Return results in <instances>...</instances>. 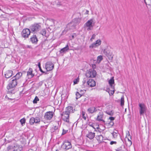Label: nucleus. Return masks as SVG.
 <instances>
[{
  "instance_id": "nucleus-1",
  "label": "nucleus",
  "mask_w": 151,
  "mask_h": 151,
  "mask_svg": "<svg viewBox=\"0 0 151 151\" xmlns=\"http://www.w3.org/2000/svg\"><path fill=\"white\" fill-rule=\"evenodd\" d=\"M30 29L34 33H37L41 28L40 23H35L30 27Z\"/></svg>"
},
{
  "instance_id": "nucleus-2",
  "label": "nucleus",
  "mask_w": 151,
  "mask_h": 151,
  "mask_svg": "<svg viewBox=\"0 0 151 151\" xmlns=\"http://www.w3.org/2000/svg\"><path fill=\"white\" fill-rule=\"evenodd\" d=\"M81 21V19L80 18L75 19L73 21L74 24H73V22L68 24L67 25V28H68L69 29H73L75 28L76 25L80 23Z\"/></svg>"
},
{
  "instance_id": "nucleus-3",
  "label": "nucleus",
  "mask_w": 151,
  "mask_h": 151,
  "mask_svg": "<svg viewBox=\"0 0 151 151\" xmlns=\"http://www.w3.org/2000/svg\"><path fill=\"white\" fill-rule=\"evenodd\" d=\"M97 73L96 70L93 69H90L88 70L86 74V75L87 77L93 78L95 77Z\"/></svg>"
},
{
  "instance_id": "nucleus-4",
  "label": "nucleus",
  "mask_w": 151,
  "mask_h": 151,
  "mask_svg": "<svg viewBox=\"0 0 151 151\" xmlns=\"http://www.w3.org/2000/svg\"><path fill=\"white\" fill-rule=\"evenodd\" d=\"M31 31L30 29L28 28L24 29L21 33L22 36L23 37L27 38L30 35Z\"/></svg>"
},
{
  "instance_id": "nucleus-5",
  "label": "nucleus",
  "mask_w": 151,
  "mask_h": 151,
  "mask_svg": "<svg viewBox=\"0 0 151 151\" xmlns=\"http://www.w3.org/2000/svg\"><path fill=\"white\" fill-rule=\"evenodd\" d=\"M45 67L47 71H50L54 68V65L52 62L48 61L46 63Z\"/></svg>"
},
{
  "instance_id": "nucleus-6",
  "label": "nucleus",
  "mask_w": 151,
  "mask_h": 151,
  "mask_svg": "<svg viewBox=\"0 0 151 151\" xmlns=\"http://www.w3.org/2000/svg\"><path fill=\"white\" fill-rule=\"evenodd\" d=\"M139 114L140 115H142L146 112L147 107L145 104L143 103H139Z\"/></svg>"
},
{
  "instance_id": "nucleus-7",
  "label": "nucleus",
  "mask_w": 151,
  "mask_h": 151,
  "mask_svg": "<svg viewBox=\"0 0 151 151\" xmlns=\"http://www.w3.org/2000/svg\"><path fill=\"white\" fill-rule=\"evenodd\" d=\"M53 114L54 113L52 111L47 112L45 114L44 118L46 120H50L53 116Z\"/></svg>"
},
{
  "instance_id": "nucleus-8",
  "label": "nucleus",
  "mask_w": 151,
  "mask_h": 151,
  "mask_svg": "<svg viewBox=\"0 0 151 151\" xmlns=\"http://www.w3.org/2000/svg\"><path fill=\"white\" fill-rule=\"evenodd\" d=\"M61 115L63 120L67 122H69V114H68V112L64 111L62 114H61Z\"/></svg>"
},
{
  "instance_id": "nucleus-9",
  "label": "nucleus",
  "mask_w": 151,
  "mask_h": 151,
  "mask_svg": "<svg viewBox=\"0 0 151 151\" xmlns=\"http://www.w3.org/2000/svg\"><path fill=\"white\" fill-rule=\"evenodd\" d=\"M93 22V20L92 19H91L88 20L85 24V27H87V30L89 31L91 30L92 29L93 26L92 25V24Z\"/></svg>"
},
{
  "instance_id": "nucleus-10",
  "label": "nucleus",
  "mask_w": 151,
  "mask_h": 151,
  "mask_svg": "<svg viewBox=\"0 0 151 151\" xmlns=\"http://www.w3.org/2000/svg\"><path fill=\"white\" fill-rule=\"evenodd\" d=\"M101 41L100 40H97L95 42L89 46V48H96L101 45Z\"/></svg>"
},
{
  "instance_id": "nucleus-11",
  "label": "nucleus",
  "mask_w": 151,
  "mask_h": 151,
  "mask_svg": "<svg viewBox=\"0 0 151 151\" xmlns=\"http://www.w3.org/2000/svg\"><path fill=\"white\" fill-rule=\"evenodd\" d=\"M22 148L17 144H15L13 146H10V150L13 151H21Z\"/></svg>"
},
{
  "instance_id": "nucleus-12",
  "label": "nucleus",
  "mask_w": 151,
  "mask_h": 151,
  "mask_svg": "<svg viewBox=\"0 0 151 151\" xmlns=\"http://www.w3.org/2000/svg\"><path fill=\"white\" fill-rule=\"evenodd\" d=\"M87 84L88 85V86L92 87L96 86V83L93 79H89L86 83V84Z\"/></svg>"
},
{
  "instance_id": "nucleus-13",
  "label": "nucleus",
  "mask_w": 151,
  "mask_h": 151,
  "mask_svg": "<svg viewBox=\"0 0 151 151\" xmlns=\"http://www.w3.org/2000/svg\"><path fill=\"white\" fill-rule=\"evenodd\" d=\"M63 145L65 147V149L66 150H68L72 147V146L68 140L65 141L63 143Z\"/></svg>"
},
{
  "instance_id": "nucleus-14",
  "label": "nucleus",
  "mask_w": 151,
  "mask_h": 151,
  "mask_svg": "<svg viewBox=\"0 0 151 151\" xmlns=\"http://www.w3.org/2000/svg\"><path fill=\"white\" fill-rule=\"evenodd\" d=\"M30 40L32 42L33 44H36L38 41L37 36L35 35H33L31 37Z\"/></svg>"
},
{
  "instance_id": "nucleus-15",
  "label": "nucleus",
  "mask_w": 151,
  "mask_h": 151,
  "mask_svg": "<svg viewBox=\"0 0 151 151\" xmlns=\"http://www.w3.org/2000/svg\"><path fill=\"white\" fill-rule=\"evenodd\" d=\"M104 54L106 55L109 59H112L113 58V56L112 52H111L108 51H106L104 50Z\"/></svg>"
},
{
  "instance_id": "nucleus-16",
  "label": "nucleus",
  "mask_w": 151,
  "mask_h": 151,
  "mask_svg": "<svg viewBox=\"0 0 151 151\" xmlns=\"http://www.w3.org/2000/svg\"><path fill=\"white\" fill-rule=\"evenodd\" d=\"M17 84V79H15V78L13 79L10 83V88L14 87Z\"/></svg>"
},
{
  "instance_id": "nucleus-17",
  "label": "nucleus",
  "mask_w": 151,
  "mask_h": 151,
  "mask_svg": "<svg viewBox=\"0 0 151 151\" xmlns=\"http://www.w3.org/2000/svg\"><path fill=\"white\" fill-rule=\"evenodd\" d=\"M103 114L102 113L100 112L99 115L98 116L96 120L98 121H102L103 122H105V121L103 120Z\"/></svg>"
},
{
  "instance_id": "nucleus-18",
  "label": "nucleus",
  "mask_w": 151,
  "mask_h": 151,
  "mask_svg": "<svg viewBox=\"0 0 151 151\" xmlns=\"http://www.w3.org/2000/svg\"><path fill=\"white\" fill-rule=\"evenodd\" d=\"M32 69L30 68L27 72V75L29 78H31L34 76V75L32 73Z\"/></svg>"
},
{
  "instance_id": "nucleus-19",
  "label": "nucleus",
  "mask_w": 151,
  "mask_h": 151,
  "mask_svg": "<svg viewBox=\"0 0 151 151\" xmlns=\"http://www.w3.org/2000/svg\"><path fill=\"white\" fill-rule=\"evenodd\" d=\"M87 111L89 113L92 114L96 112L97 110L95 107L93 106L88 108Z\"/></svg>"
},
{
  "instance_id": "nucleus-20",
  "label": "nucleus",
  "mask_w": 151,
  "mask_h": 151,
  "mask_svg": "<svg viewBox=\"0 0 151 151\" xmlns=\"http://www.w3.org/2000/svg\"><path fill=\"white\" fill-rule=\"evenodd\" d=\"M69 49V46L68 44H67L66 46L61 49L60 51V53H65L67 51H68Z\"/></svg>"
},
{
  "instance_id": "nucleus-21",
  "label": "nucleus",
  "mask_w": 151,
  "mask_h": 151,
  "mask_svg": "<svg viewBox=\"0 0 151 151\" xmlns=\"http://www.w3.org/2000/svg\"><path fill=\"white\" fill-rule=\"evenodd\" d=\"M114 80L113 77L109 81V83L111 88H114Z\"/></svg>"
},
{
  "instance_id": "nucleus-22",
  "label": "nucleus",
  "mask_w": 151,
  "mask_h": 151,
  "mask_svg": "<svg viewBox=\"0 0 151 151\" xmlns=\"http://www.w3.org/2000/svg\"><path fill=\"white\" fill-rule=\"evenodd\" d=\"M96 138L99 143L101 142L103 140V137L101 135H99L96 137Z\"/></svg>"
},
{
  "instance_id": "nucleus-23",
  "label": "nucleus",
  "mask_w": 151,
  "mask_h": 151,
  "mask_svg": "<svg viewBox=\"0 0 151 151\" xmlns=\"http://www.w3.org/2000/svg\"><path fill=\"white\" fill-rule=\"evenodd\" d=\"M95 134V133L89 132L86 136L89 139H92L94 137Z\"/></svg>"
},
{
  "instance_id": "nucleus-24",
  "label": "nucleus",
  "mask_w": 151,
  "mask_h": 151,
  "mask_svg": "<svg viewBox=\"0 0 151 151\" xmlns=\"http://www.w3.org/2000/svg\"><path fill=\"white\" fill-rule=\"evenodd\" d=\"M67 111H65L66 112H68V114H70L71 113H73L74 112V110L73 109V107L72 106H68L67 108Z\"/></svg>"
},
{
  "instance_id": "nucleus-25",
  "label": "nucleus",
  "mask_w": 151,
  "mask_h": 151,
  "mask_svg": "<svg viewBox=\"0 0 151 151\" xmlns=\"http://www.w3.org/2000/svg\"><path fill=\"white\" fill-rule=\"evenodd\" d=\"M22 75V73L21 72L17 73L14 76V78L15 79H17L20 78Z\"/></svg>"
},
{
  "instance_id": "nucleus-26",
  "label": "nucleus",
  "mask_w": 151,
  "mask_h": 151,
  "mask_svg": "<svg viewBox=\"0 0 151 151\" xmlns=\"http://www.w3.org/2000/svg\"><path fill=\"white\" fill-rule=\"evenodd\" d=\"M35 119L34 117H31L29 120V123L31 125H33L35 123Z\"/></svg>"
},
{
  "instance_id": "nucleus-27",
  "label": "nucleus",
  "mask_w": 151,
  "mask_h": 151,
  "mask_svg": "<svg viewBox=\"0 0 151 151\" xmlns=\"http://www.w3.org/2000/svg\"><path fill=\"white\" fill-rule=\"evenodd\" d=\"M111 90H109V93L110 94L113 95L114 92V87L113 88H111Z\"/></svg>"
},
{
  "instance_id": "nucleus-28",
  "label": "nucleus",
  "mask_w": 151,
  "mask_h": 151,
  "mask_svg": "<svg viewBox=\"0 0 151 151\" xmlns=\"http://www.w3.org/2000/svg\"><path fill=\"white\" fill-rule=\"evenodd\" d=\"M106 113L109 115L112 116L114 114V112L113 111H106Z\"/></svg>"
},
{
  "instance_id": "nucleus-29",
  "label": "nucleus",
  "mask_w": 151,
  "mask_h": 151,
  "mask_svg": "<svg viewBox=\"0 0 151 151\" xmlns=\"http://www.w3.org/2000/svg\"><path fill=\"white\" fill-rule=\"evenodd\" d=\"M35 119V123H38L40 122V118L38 117H35L34 118Z\"/></svg>"
},
{
  "instance_id": "nucleus-30",
  "label": "nucleus",
  "mask_w": 151,
  "mask_h": 151,
  "mask_svg": "<svg viewBox=\"0 0 151 151\" xmlns=\"http://www.w3.org/2000/svg\"><path fill=\"white\" fill-rule=\"evenodd\" d=\"M26 120L25 118H23L21 119L20 120V122L22 125L23 126Z\"/></svg>"
},
{
  "instance_id": "nucleus-31",
  "label": "nucleus",
  "mask_w": 151,
  "mask_h": 151,
  "mask_svg": "<svg viewBox=\"0 0 151 151\" xmlns=\"http://www.w3.org/2000/svg\"><path fill=\"white\" fill-rule=\"evenodd\" d=\"M79 77H78L77 78L75 79L73 81V84L74 85H75L76 84H77L79 82Z\"/></svg>"
},
{
  "instance_id": "nucleus-32",
  "label": "nucleus",
  "mask_w": 151,
  "mask_h": 151,
  "mask_svg": "<svg viewBox=\"0 0 151 151\" xmlns=\"http://www.w3.org/2000/svg\"><path fill=\"white\" fill-rule=\"evenodd\" d=\"M46 32L45 29H43L41 32V34L43 35L46 36Z\"/></svg>"
},
{
  "instance_id": "nucleus-33",
  "label": "nucleus",
  "mask_w": 151,
  "mask_h": 151,
  "mask_svg": "<svg viewBox=\"0 0 151 151\" xmlns=\"http://www.w3.org/2000/svg\"><path fill=\"white\" fill-rule=\"evenodd\" d=\"M117 133H118V132H117V131H116V132H114L112 133V135H113V137L114 138H116L117 137Z\"/></svg>"
},
{
  "instance_id": "nucleus-34",
  "label": "nucleus",
  "mask_w": 151,
  "mask_h": 151,
  "mask_svg": "<svg viewBox=\"0 0 151 151\" xmlns=\"http://www.w3.org/2000/svg\"><path fill=\"white\" fill-rule=\"evenodd\" d=\"M76 99H78L80 98L81 96V95L78 92H76Z\"/></svg>"
},
{
  "instance_id": "nucleus-35",
  "label": "nucleus",
  "mask_w": 151,
  "mask_h": 151,
  "mask_svg": "<svg viewBox=\"0 0 151 151\" xmlns=\"http://www.w3.org/2000/svg\"><path fill=\"white\" fill-rule=\"evenodd\" d=\"M124 97H122L121 99V106H123L124 105Z\"/></svg>"
},
{
  "instance_id": "nucleus-36",
  "label": "nucleus",
  "mask_w": 151,
  "mask_h": 151,
  "mask_svg": "<svg viewBox=\"0 0 151 151\" xmlns=\"http://www.w3.org/2000/svg\"><path fill=\"white\" fill-rule=\"evenodd\" d=\"M146 5H150L151 4V0H144Z\"/></svg>"
},
{
  "instance_id": "nucleus-37",
  "label": "nucleus",
  "mask_w": 151,
  "mask_h": 151,
  "mask_svg": "<svg viewBox=\"0 0 151 151\" xmlns=\"http://www.w3.org/2000/svg\"><path fill=\"white\" fill-rule=\"evenodd\" d=\"M39 101V99L38 97L37 96H36L34 99V100L33 101V103L34 104H36L37 103V101Z\"/></svg>"
},
{
  "instance_id": "nucleus-38",
  "label": "nucleus",
  "mask_w": 151,
  "mask_h": 151,
  "mask_svg": "<svg viewBox=\"0 0 151 151\" xmlns=\"http://www.w3.org/2000/svg\"><path fill=\"white\" fill-rule=\"evenodd\" d=\"M97 61L99 63L102 59V56L101 55L98 56L97 57Z\"/></svg>"
},
{
  "instance_id": "nucleus-39",
  "label": "nucleus",
  "mask_w": 151,
  "mask_h": 151,
  "mask_svg": "<svg viewBox=\"0 0 151 151\" xmlns=\"http://www.w3.org/2000/svg\"><path fill=\"white\" fill-rule=\"evenodd\" d=\"M38 66L39 68V70L40 71L42 72V73H45V72L43 71L42 69H41V68L40 66V62H39L38 63Z\"/></svg>"
},
{
  "instance_id": "nucleus-40",
  "label": "nucleus",
  "mask_w": 151,
  "mask_h": 151,
  "mask_svg": "<svg viewBox=\"0 0 151 151\" xmlns=\"http://www.w3.org/2000/svg\"><path fill=\"white\" fill-rule=\"evenodd\" d=\"M95 37H96V35L95 34H93L92 37H91V38L90 40V41H91V42H92L93 41V40L95 38Z\"/></svg>"
},
{
  "instance_id": "nucleus-41",
  "label": "nucleus",
  "mask_w": 151,
  "mask_h": 151,
  "mask_svg": "<svg viewBox=\"0 0 151 151\" xmlns=\"http://www.w3.org/2000/svg\"><path fill=\"white\" fill-rule=\"evenodd\" d=\"M68 131V130H65L64 129H63V132L62 134V135H63L66 134V133Z\"/></svg>"
},
{
  "instance_id": "nucleus-42",
  "label": "nucleus",
  "mask_w": 151,
  "mask_h": 151,
  "mask_svg": "<svg viewBox=\"0 0 151 151\" xmlns=\"http://www.w3.org/2000/svg\"><path fill=\"white\" fill-rule=\"evenodd\" d=\"M7 89L8 90V91H7V93H9V83L7 86Z\"/></svg>"
},
{
  "instance_id": "nucleus-43",
  "label": "nucleus",
  "mask_w": 151,
  "mask_h": 151,
  "mask_svg": "<svg viewBox=\"0 0 151 151\" xmlns=\"http://www.w3.org/2000/svg\"><path fill=\"white\" fill-rule=\"evenodd\" d=\"M86 82V81L85 80H83V84L82 85V87L83 88H85V83Z\"/></svg>"
},
{
  "instance_id": "nucleus-44",
  "label": "nucleus",
  "mask_w": 151,
  "mask_h": 151,
  "mask_svg": "<svg viewBox=\"0 0 151 151\" xmlns=\"http://www.w3.org/2000/svg\"><path fill=\"white\" fill-rule=\"evenodd\" d=\"M53 129L55 130H56L58 132L59 131V130H58V127L57 126H54L53 127Z\"/></svg>"
},
{
  "instance_id": "nucleus-45",
  "label": "nucleus",
  "mask_w": 151,
  "mask_h": 151,
  "mask_svg": "<svg viewBox=\"0 0 151 151\" xmlns=\"http://www.w3.org/2000/svg\"><path fill=\"white\" fill-rule=\"evenodd\" d=\"M85 112H84L83 111L82 114V117L85 120L86 119V118L85 117Z\"/></svg>"
},
{
  "instance_id": "nucleus-46",
  "label": "nucleus",
  "mask_w": 151,
  "mask_h": 151,
  "mask_svg": "<svg viewBox=\"0 0 151 151\" xmlns=\"http://www.w3.org/2000/svg\"><path fill=\"white\" fill-rule=\"evenodd\" d=\"M129 134L128 135H127L126 137V139H127L128 140V142H129V141H131V140L129 138L128 136H129Z\"/></svg>"
},
{
  "instance_id": "nucleus-47",
  "label": "nucleus",
  "mask_w": 151,
  "mask_h": 151,
  "mask_svg": "<svg viewBox=\"0 0 151 151\" xmlns=\"http://www.w3.org/2000/svg\"><path fill=\"white\" fill-rule=\"evenodd\" d=\"M109 124L110 125L112 126L114 125V123L113 122L111 121L109 123Z\"/></svg>"
},
{
  "instance_id": "nucleus-48",
  "label": "nucleus",
  "mask_w": 151,
  "mask_h": 151,
  "mask_svg": "<svg viewBox=\"0 0 151 151\" xmlns=\"http://www.w3.org/2000/svg\"><path fill=\"white\" fill-rule=\"evenodd\" d=\"M127 144L128 145L130 146L132 145V142L131 141H129V142H127Z\"/></svg>"
},
{
  "instance_id": "nucleus-49",
  "label": "nucleus",
  "mask_w": 151,
  "mask_h": 151,
  "mask_svg": "<svg viewBox=\"0 0 151 151\" xmlns=\"http://www.w3.org/2000/svg\"><path fill=\"white\" fill-rule=\"evenodd\" d=\"M5 76L6 78H9V76L7 74H5L4 75Z\"/></svg>"
},
{
  "instance_id": "nucleus-50",
  "label": "nucleus",
  "mask_w": 151,
  "mask_h": 151,
  "mask_svg": "<svg viewBox=\"0 0 151 151\" xmlns=\"http://www.w3.org/2000/svg\"><path fill=\"white\" fill-rule=\"evenodd\" d=\"M116 142L112 141L110 142V144L111 145H112L113 144H116Z\"/></svg>"
},
{
  "instance_id": "nucleus-51",
  "label": "nucleus",
  "mask_w": 151,
  "mask_h": 151,
  "mask_svg": "<svg viewBox=\"0 0 151 151\" xmlns=\"http://www.w3.org/2000/svg\"><path fill=\"white\" fill-rule=\"evenodd\" d=\"M109 119H110L111 121H112L114 120V118L113 117L111 116L109 117Z\"/></svg>"
},
{
  "instance_id": "nucleus-52",
  "label": "nucleus",
  "mask_w": 151,
  "mask_h": 151,
  "mask_svg": "<svg viewBox=\"0 0 151 151\" xmlns=\"http://www.w3.org/2000/svg\"><path fill=\"white\" fill-rule=\"evenodd\" d=\"M10 73H12V75L10 76V77L12 76H13L14 75V74H13V71H10Z\"/></svg>"
},
{
  "instance_id": "nucleus-53",
  "label": "nucleus",
  "mask_w": 151,
  "mask_h": 151,
  "mask_svg": "<svg viewBox=\"0 0 151 151\" xmlns=\"http://www.w3.org/2000/svg\"><path fill=\"white\" fill-rule=\"evenodd\" d=\"M5 99H7V100H9V98L7 96V95H6L5 96Z\"/></svg>"
},
{
  "instance_id": "nucleus-54",
  "label": "nucleus",
  "mask_w": 151,
  "mask_h": 151,
  "mask_svg": "<svg viewBox=\"0 0 151 151\" xmlns=\"http://www.w3.org/2000/svg\"><path fill=\"white\" fill-rule=\"evenodd\" d=\"M97 129H98V131L100 132H103V131L102 130H101V129H100L99 130V129H98V128H97Z\"/></svg>"
},
{
  "instance_id": "nucleus-55",
  "label": "nucleus",
  "mask_w": 151,
  "mask_h": 151,
  "mask_svg": "<svg viewBox=\"0 0 151 151\" xmlns=\"http://www.w3.org/2000/svg\"><path fill=\"white\" fill-rule=\"evenodd\" d=\"M89 125L91 127H92L93 128H94V127H93L92 124H89Z\"/></svg>"
},
{
  "instance_id": "nucleus-56",
  "label": "nucleus",
  "mask_w": 151,
  "mask_h": 151,
  "mask_svg": "<svg viewBox=\"0 0 151 151\" xmlns=\"http://www.w3.org/2000/svg\"><path fill=\"white\" fill-rule=\"evenodd\" d=\"M88 10H86V14H88Z\"/></svg>"
},
{
  "instance_id": "nucleus-57",
  "label": "nucleus",
  "mask_w": 151,
  "mask_h": 151,
  "mask_svg": "<svg viewBox=\"0 0 151 151\" xmlns=\"http://www.w3.org/2000/svg\"><path fill=\"white\" fill-rule=\"evenodd\" d=\"M65 30H67L66 29V28L65 29V30H64L63 31V33H64V32L65 31Z\"/></svg>"
},
{
  "instance_id": "nucleus-58",
  "label": "nucleus",
  "mask_w": 151,
  "mask_h": 151,
  "mask_svg": "<svg viewBox=\"0 0 151 151\" xmlns=\"http://www.w3.org/2000/svg\"><path fill=\"white\" fill-rule=\"evenodd\" d=\"M9 146L8 147H7V150H9Z\"/></svg>"
},
{
  "instance_id": "nucleus-59",
  "label": "nucleus",
  "mask_w": 151,
  "mask_h": 151,
  "mask_svg": "<svg viewBox=\"0 0 151 151\" xmlns=\"http://www.w3.org/2000/svg\"><path fill=\"white\" fill-rule=\"evenodd\" d=\"M120 150V149H119V148H118V150H118V151H119V150Z\"/></svg>"
},
{
  "instance_id": "nucleus-60",
  "label": "nucleus",
  "mask_w": 151,
  "mask_h": 151,
  "mask_svg": "<svg viewBox=\"0 0 151 151\" xmlns=\"http://www.w3.org/2000/svg\"><path fill=\"white\" fill-rule=\"evenodd\" d=\"M52 22L53 23V20H52Z\"/></svg>"
},
{
  "instance_id": "nucleus-61",
  "label": "nucleus",
  "mask_w": 151,
  "mask_h": 151,
  "mask_svg": "<svg viewBox=\"0 0 151 151\" xmlns=\"http://www.w3.org/2000/svg\"><path fill=\"white\" fill-rule=\"evenodd\" d=\"M130 139H131V136H130Z\"/></svg>"
},
{
  "instance_id": "nucleus-62",
  "label": "nucleus",
  "mask_w": 151,
  "mask_h": 151,
  "mask_svg": "<svg viewBox=\"0 0 151 151\" xmlns=\"http://www.w3.org/2000/svg\"><path fill=\"white\" fill-rule=\"evenodd\" d=\"M0 10H1V9H0Z\"/></svg>"
}]
</instances>
